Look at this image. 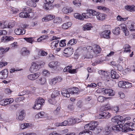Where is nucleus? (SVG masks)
<instances>
[{
    "label": "nucleus",
    "instance_id": "7ed1b4c3",
    "mask_svg": "<svg viewBox=\"0 0 135 135\" xmlns=\"http://www.w3.org/2000/svg\"><path fill=\"white\" fill-rule=\"evenodd\" d=\"M49 67L54 70H60V63L57 61H52L48 64Z\"/></svg>",
    "mask_w": 135,
    "mask_h": 135
},
{
    "label": "nucleus",
    "instance_id": "393cba45",
    "mask_svg": "<svg viewBox=\"0 0 135 135\" xmlns=\"http://www.w3.org/2000/svg\"><path fill=\"white\" fill-rule=\"evenodd\" d=\"M30 51L27 48L24 47L22 48L21 50V54L23 56H26L29 54Z\"/></svg>",
    "mask_w": 135,
    "mask_h": 135
},
{
    "label": "nucleus",
    "instance_id": "0eeeda50",
    "mask_svg": "<svg viewBox=\"0 0 135 135\" xmlns=\"http://www.w3.org/2000/svg\"><path fill=\"white\" fill-rule=\"evenodd\" d=\"M39 69L38 64L35 62H33L29 70L31 72L33 73L36 72Z\"/></svg>",
    "mask_w": 135,
    "mask_h": 135
},
{
    "label": "nucleus",
    "instance_id": "c756f323",
    "mask_svg": "<svg viewBox=\"0 0 135 135\" xmlns=\"http://www.w3.org/2000/svg\"><path fill=\"white\" fill-rule=\"evenodd\" d=\"M128 28L130 31H135V23L132 22L128 25Z\"/></svg>",
    "mask_w": 135,
    "mask_h": 135
},
{
    "label": "nucleus",
    "instance_id": "e433bc0d",
    "mask_svg": "<svg viewBox=\"0 0 135 135\" xmlns=\"http://www.w3.org/2000/svg\"><path fill=\"white\" fill-rule=\"evenodd\" d=\"M30 16L27 12H22L20 13L19 14V17H20L23 18H28Z\"/></svg>",
    "mask_w": 135,
    "mask_h": 135
},
{
    "label": "nucleus",
    "instance_id": "c03bdc74",
    "mask_svg": "<svg viewBox=\"0 0 135 135\" xmlns=\"http://www.w3.org/2000/svg\"><path fill=\"white\" fill-rule=\"evenodd\" d=\"M120 32V29L119 27L115 28L113 30V33L115 35H119Z\"/></svg>",
    "mask_w": 135,
    "mask_h": 135
},
{
    "label": "nucleus",
    "instance_id": "72a5a7b5",
    "mask_svg": "<svg viewBox=\"0 0 135 135\" xmlns=\"http://www.w3.org/2000/svg\"><path fill=\"white\" fill-rule=\"evenodd\" d=\"M82 16L83 17V18H92L88 10H87V12L82 13Z\"/></svg>",
    "mask_w": 135,
    "mask_h": 135
},
{
    "label": "nucleus",
    "instance_id": "4d7b16f0",
    "mask_svg": "<svg viewBox=\"0 0 135 135\" xmlns=\"http://www.w3.org/2000/svg\"><path fill=\"white\" fill-rule=\"evenodd\" d=\"M117 18L118 21H125L128 19V18L127 17L123 18L119 15H118Z\"/></svg>",
    "mask_w": 135,
    "mask_h": 135
},
{
    "label": "nucleus",
    "instance_id": "39448f33",
    "mask_svg": "<svg viewBox=\"0 0 135 135\" xmlns=\"http://www.w3.org/2000/svg\"><path fill=\"white\" fill-rule=\"evenodd\" d=\"M60 37H56L55 36H53L52 37L51 39V40H55L53 41L51 44V47L52 49H54L55 48L57 47L59 43V39H60Z\"/></svg>",
    "mask_w": 135,
    "mask_h": 135
},
{
    "label": "nucleus",
    "instance_id": "7c9ffc66",
    "mask_svg": "<svg viewBox=\"0 0 135 135\" xmlns=\"http://www.w3.org/2000/svg\"><path fill=\"white\" fill-rule=\"evenodd\" d=\"M48 54V52L42 49H40L38 52V55L41 56H45Z\"/></svg>",
    "mask_w": 135,
    "mask_h": 135
},
{
    "label": "nucleus",
    "instance_id": "69168bd1",
    "mask_svg": "<svg viewBox=\"0 0 135 135\" xmlns=\"http://www.w3.org/2000/svg\"><path fill=\"white\" fill-rule=\"evenodd\" d=\"M112 130L113 128L112 126H107L105 128V131L106 132L110 133Z\"/></svg>",
    "mask_w": 135,
    "mask_h": 135
},
{
    "label": "nucleus",
    "instance_id": "b1692460",
    "mask_svg": "<svg viewBox=\"0 0 135 135\" xmlns=\"http://www.w3.org/2000/svg\"><path fill=\"white\" fill-rule=\"evenodd\" d=\"M25 30L21 29L20 28H18L15 30V33L17 35H22L25 33Z\"/></svg>",
    "mask_w": 135,
    "mask_h": 135
},
{
    "label": "nucleus",
    "instance_id": "aec40b11",
    "mask_svg": "<svg viewBox=\"0 0 135 135\" xmlns=\"http://www.w3.org/2000/svg\"><path fill=\"white\" fill-rule=\"evenodd\" d=\"M1 39L2 41L4 42H7L13 40V38L11 36H4L2 37Z\"/></svg>",
    "mask_w": 135,
    "mask_h": 135
},
{
    "label": "nucleus",
    "instance_id": "473e14b6",
    "mask_svg": "<svg viewBox=\"0 0 135 135\" xmlns=\"http://www.w3.org/2000/svg\"><path fill=\"white\" fill-rule=\"evenodd\" d=\"M125 9L127 10L131 11H135V7L134 6L127 5L125 6Z\"/></svg>",
    "mask_w": 135,
    "mask_h": 135
},
{
    "label": "nucleus",
    "instance_id": "6e6d98bb",
    "mask_svg": "<svg viewBox=\"0 0 135 135\" xmlns=\"http://www.w3.org/2000/svg\"><path fill=\"white\" fill-rule=\"evenodd\" d=\"M50 75V72L47 70H44L43 71V75L45 76H48Z\"/></svg>",
    "mask_w": 135,
    "mask_h": 135
},
{
    "label": "nucleus",
    "instance_id": "e2e57ef3",
    "mask_svg": "<svg viewBox=\"0 0 135 135\" xmlns=\"http://www.w3.org/2000/svg\"><path fill=\"white\" fill-rule=\"evenodd\" d=\"M25 99V98L24 97H19L18 98H16L15 99V101L17 103H18L21 101L24 100Z\"/></svg>",
    "mask_w": 135,
    "mask_h": 135
},
{
    "label": "nucleus",
    "instance_id": "37998d69",
    "mask_svg": "<svg viewBox=\"0 0 135 135\" xmlns=\"http://www.w3.org/2000/svg\"><path fill=\"white\" fill-rule=\"evenodd\" d=\"M79 135H92V133L91 131H84L80 133Z\"/></svg>",
    "mask_w": 135,
    "mask_h": 135
},
{
    "label": "nucleus",
    "instance_id": "c85d7f7f",
    "mask_svg": "<svg viewBox=\"0 0 135 135\" xmlns=\"http://www.w3.org/2000/svg\"><path fill=\"white\" fill-rule=\"evenodd\" d=\"M111 77L113 79H117L119 77V75L117 73L113 70H112L111 71Z\"/></svg>",
    "mask_w": 135,
    "mask_h": 135
},
{
    "label": "nucleus",
    "instance_id": "603ef678",
    "mask_svg": "<svg viewBox=\"0 0 135 135\" xmlns=\"http://www.w3.org/2000/svg\"><path fill=\"white\" fill-rule=\"evenodd\" d=\"M74 16L75 18L79 19L84 20L83 17L80 14L78 13H75L74 15Z\"/></svg>",
    "mask_w": 135,
    "mask_h": 135
},
{
    "label": "nucleus",
    "instance_id": "2eb2a0df",
    "mask_svg": "<svg viewBox=\"0 0 135 135\" xmlns=\"http://www.w3.org/2000/svg\"><path fill=\"white\" fill-rule=\"evenodd\" d=\"M25 115L24 111L23 110H22L17 114L16 118L18 120H22L24 118Z\"/></svg>",
    "mask_w": 135,
    "mask_h": 135
},
{
    "label": "nucleus",
    "instance_id": "9b49d317",
    "mask_svg": "<svg viewBox=\"0 0 135 135\" xmlns=\"http://www.w3.org/2000/svg\"><path fill=\"white\" fill-rule=\"evenodd\" d=\"M40 75V73H37L29 74L27 76V77L29 80H33L38 78Z\"/></svg>",
    "mask_w": 135,
    "mask_h": 135
},
{
    "label": "nucleus",
    "instance_id": "ddd939ff",
    "mask_svg": "<svg viewBox=\"0 0 135 135\" xmlns=\"http://www.w3.org/2000/svg\"><path fill=\"white\" fill-rule=\"evenodd\" d=\"M122 117L120 115H117L112 118V121L113 122L117 123L118 124H122L121 118Z\"/></svg>",
    "mask_w": 135,
    "mask_h": 135
},
{
    "label": "nucleus",
    "instance_id": "0e129e2a",
    "mask_svg": "<svg viewBox=\"0 0 135 135\" xmlns=\"http://www.w3.org/2000/svg\"><path fill=\"white\" fill-rule=\"evenodd\" d=\"M105 98L102 96H99L98 98V102H102L105 100Z\"/></svg>",
    "mask_w": 135,
    "mask_h": 135
},
{
    "label": "nucleus",
    "instance_id": "ea45409f",
    "mask_svg": "<svg viewBox=\"0 0 135 135\" xmlns=\"http://www.w3.org/2000/svg\"><path fill=\"white\" fill-rule=\"evenodd\" d=\"M31 126L30 124L28 123H25L21 124L20 128L22 129H24L30 127Z\"/></svg>",
    "mask_w": 135,
    "mask_h": 135
},
{
    "label": "nucleus",
    "instance_id": "864d4df0",
    "mask_svg": "<svg viewBox=\"0 0 135 135\" xmlns=\"http://www.w3.org/2000/svg\"><path fill=\"white\" fill-rule=\"evenodd\" d=\"M8 21H4L1 23V28H8Z\"/></svg>",
    "mask_w": 135,
    "mask_h": 135
},
{
    "label": "nucleus",
    "instance_id": "052dcab7",
    "mask_svg": "<svg viewBox=\"0 0 135 135\" xmlns=\"http://www.w3.org/2000/svg\"><path fill=\"white\" fill-rule=\"evenodd\" d=\"M66 40H61L60 42V46L61 47H64L66 45V43L65 42Z\"/></svg>",
    "mask_w": 135,
    "mask_h": 135
},
{
    "label": "nucleus",
    "instance_id": "c9c22d12",
    "mask_svg": "<svg viewBox=\"0 0 135 135\" xmlns=\"http://www.w3.org/2000/svg\"><path fill=\"white\" fill-rule=\"evenodd\" d=\"M9 47H7L6 48H3L2 47H0V55H2L6 52L9 51Z\"/></svg>",
    "mask_w": 135,
    "mask_h": 135
},
{
    "label": "nucleus",
    "instance_id": "bf43d9fd",
    "mask_svg": "<svg viewBox=\"0 0 135 135\" xmlns=\"http://www.w3.org/2000/svg\"><path fill=\"white\" fill-rule=\"evenodd\" d=\"M69 123L71 125H73L76 123V121L75 119L70 118L69 119Z\"/></svg>",
    "mask_w": 135,
    "mask_h": 135
},
{
    "label": "nucleus",
    "instance_id": "2f4dec72",
    "mask_svg": "<svg viewBox=\"0 0 135 135\" xmlns=\"http://www.w3.org/2000/svg\"><path fill=\"white\" fill-rule=\"evenodd\" d=\"M52 5L48 3H46L45 1L43 5V8L47 10L51 9Z\"/></svg>",
    "mask_w": 135,
    "mask_h": 135
},
{
    "label": "nucleus",
    "instance_id": "13d9d810",
    "mask_svg": "<svg viewBox=\"0 0 135 135\" xmlns=\"http://www.w3.org/2000/svg\"><path fill=\"white\" fill-rule=\"evenodd\" d=\"M126 84V81H120L118 84V85L119 87H122L123 88H125V86Z\"/></svg>",
    "mask_w": 135,
    "mask_h": 135
},
{
    "label": "nucleus",
    "instance_id": "680f3d73",
    "mask_svg": "<svg viewBox=\"0 0 135 135\" xmlns=\"http://www.w3.org/2000/svg\"><path fill=\"white\" fill-rule=\"evenodd\" d=\"M24 39L26 40L27 42L31 43H32V42L34 40L32 37H26L24 38Z\"/></svg>",
    "mask_w": 135,
    "mask_h": 135
},
{
    "label": "nucleus",
    "instance_id": "f3484780",
    "mask_svg": "<svg viewBox=\"0 0 135 135\" xmlns=\"http://www.w3.org/2000/svg\"><path fill=\"white\" fill-rule=\"evenodd\" d=\"M36 82L38 84L42 85L46 84V80L44 77H40L38 79L36 80Z\"/></svg>",
    "mask_w": 135,
    "mask_h": 135
},
{
    "label": "nucleus",
    "instance_id": "774afa93",
    "mask_svg": "<svg viewBox=\"0 0 135 135\" xmlns=\"http://www.w3.org/2000/svg\"><path fill=\"white\" fill-rule=\"evenodd\" d=\"M11 10L13 13H17L18 10V9L15 8L14 7H11Z\"/></svg>",
    "mask_w": 135,
    "mask_h": 135
},
{
    "label": "nucleus",
    "instance_id": "412c9836",
    "mask_svg": "<svg viewBox=\"0 0 135 135\" xmlns=\"http://www.w3.org/2000/svg\"><path fill=\"white\" fill-rule=\"evenodd\" d=\"M93 27L92 25L90 23H87L83 26V29L84 31L90 30Z\"/></svg>",
    "mask_w": 135,
    "mask_h": 135
},
{
    "label": "nucleus",
    "instance_id": "bb28decb",
    "mask_svg": "<svg viewBox=\"0 0 135 135\" xmlns=\"http://www.w3.org/2000/svg\"><path fill=\"white\" fill-rule=\"evenodd\" d=\"M26 4L29 6L34 7L36 6V3L33 0H28L26 2Z\"/></svg>",
    "mask_w": 135,
    "mask_h": 135
},
{
    "label": "nucleus",
    "instance_id": "09e8293b",
    "mask_svg": "<svg viewBox=\"0 0 135 135\" xmlns=\"http://www.w3.org/2000/svg\"><path fill=\"white\" fill-rule=\"evenodd\" d=\"M8 28H11L14 27L16 24L15 22L13 21L9 22L8 21Z\"/></svg>",
    "mask_w": 135,
    "mask_h": 135
},
{
    "label": "nucleus",
    "instance_id": "9d476101",
    "mask_svg": "<svg viewBox=\"0 0 135 135\" xmlns=\"http://www.w3.org/2000/svg\"><path fill=\"white\" fill-rule=\"evenodd\" d=\"M111 32L109 30H105L103 31L101 34V36L103 38L109 39L110 38Z\"/></svg>",
    "mask_w": 135,
    "mask_h": 135
},
{
    "label": "nucleus",
    "instance_id": "dca6fc26",
    "mask_svg": "<svg viewBox=\"0 0 135 135\" xmlns=\"http://www.w3.org/2000/svg\"><path fill=\"white\" fill-rule=\"evenodd\" d=\"M55 17V16L52 15L50 14L46 15L45 17L42 19V21L43 22L48 21L53 19Z\"/></svg>",
    "mask_w": 135,
    "mask_h": 135
},
{
    "label": "nucleus",
    "instance_id": "3c124183",
    "mask_svg": "<svg viewBox=\"0 0 135 135\" xmlns=\"http://www.w3.org/2000/svg\"><path fill=\"white\" fill-rule=\"evenodd\" d=\"M89 10L91 18H92L93 16L97 15L98 12L95 11L91 9H89Z\"/></svg>",
    "mask_w": 135,
    "mask_h": 135
},
{
    "label": "nucleus",
    "instance_id": "f8f14e48",
    "mask_svg": "<svg viewBox=\"0 0 135 135\" xmlns=\"http://www.w3.org/2000/svg\"><path fill=\"white\" fill-rule=\"evenodd\" d=\"M8 76V71L7 69H5L0 72V78L5 79Z\"/></svg>",
    "mask_w": 135,
    "mask_h": 135
},
{
    "label": "nucleus",
    "instance_id": "a18cd8bd",
    "mask_svg": "<svg viewBox=\"0 0 135 135\" xmlns=\"http://www.w3.org/2000/svg\"><path fill=\"white\" fill-rule=\"evenodd\" d=\"M62 21V19L61 18L57 17L54 19V23L55 24L57 25L61 23Z\"/></svg>",
    "mask_w": 135,
    "mask_h": 135
},
{
    "label": "nucleus",
    "instance_id": "de8ad7c7",
    "mask_svg": "<svg viewBox=\"0 0 135 135\" xmlns=\"http://www.w3.org/2000/svg\"><path fill=\"white\" fill-rule=\"evenodd\" d=\"M77 42V40L76 39L73 38L71 39L68 42V44L71 45H73L76 44Z\"/></svg>",
    "mask_w": 135,
    "mask_h": 135
},
{
    "label": "nucleus",
    "instance_id": "a211bd4d",
    "mask_svg": "<svg viewBox=\"0 0 135 135\" xmlns=\"http://www.w3.org/2000/svg\"><path fill=\"white\" fill-rule=\"evenodd\" d=\"M93 54L92 52H88L86 53H84L82 56V58L83 59L91 58L93 57Z\"/></svg>",
    "mask_w": 135,
    "mask_h": 135
},
{
    "label": "nucleus",
    "instance_id": "1a4fd4ad",
    "mask_svg": "<svg viewBox=\"0 0 135 135\" xmlns=\"http://www.w3.org/2000/svg\"><path fill=\"white\" fill-rule=\"evenodd\" d=\"M62 78L60 76L56 77L51 79L49 82V84L52 85H55L57 82H59L62 80Z\"/></svg>",
    "mask_w": 135,
    "mask_h": 135
},
{
    "label": "nucleus",
    "instance_id": "5fc2aeb1",
    "mask_svg": "<svg viewBox=\"0 0 135 135\" xmlns=\"http://www.w3.org/2000/svg\"><path fill=\"white\" fill-rule=\"evenodd\" d=\"M98 73L100 75H102L104 76L107 77L108 76V74L107 72L104 71L100 70L98 71Z\"/></svg>",
    "mask_w": 135,
    "mask_h": 135
},
{
    "label": "nucleus",
    "instance_id": "cd10ccee",
    "mask_svg": "<svg viewBox=\"0 0 135 135\" xmlns=\"http://www.w3.org/2000/svg\"><path fill=\"white\" fill-rule=\"evenodd\" d=\"M72 25V23L70 22H68L65 23L62 25V28L64 30L67 29Z\"/></svg>",
    "mask_w": 135,
    "mask_h": 135
},
{
    "label": "nucleus",
    "instance_id": "423d86ee",
    "mask_svg": "<svg viewBox=\"0 0 135 135\" xmlns=\"http://www.w3.org/2000/svg\"><path fill=\"white\" fill-rule=\"evenodd\" d=\"M111 116L110 113L108 112L102 113L99 114L98 118L99 119L104 118L108 119Z\"/></svg>",
    "mask_w": 135,
    "mask_h": 135
},
{
    "label": "nucleus",
    "instance_id": "6e6552de",
    "mask_svg": "<svg viewBox=\"0 0 135 135\" xmlns=\"http://www.w3.org/2000/svg\"><path fill=\"white\" fill-rule=\"evenodd\" d=\"M73 52V49L72 48H66L64 50V55L67 57H69L71 55Z\"/></svg>",
    "mask_w": 135,
    "mask_h": 135
},
{
    "label": "nucleus",
    "instance_id": "20e7f679",
    "mask_svg": "<svg viewBox=\"0 0 135 135\" xmlns=\"http://www.w3.org/2000/svg\"><path fill=\"white\" fill-rule=\"evenodd\" d=\"M45 100L41 98L36 99L33 108L34 109L38 110L40 109L42 105L44 104Z\"/></svg>",
    "mask_w": 135,
    "mask_h": 135
},
{
    "label": "nucleus",
    "instance_id": "6ab92c4d",
    "mask_svg": "<svg viewBox=\"0 0 135 135\" xmlns=\"http://www.w3.org/2000/svg\"><path fill=\"white\" fill-rule=\"evenodd\" d=\"M107 17V15L103 13L98 12L97 15V18L98 20L100 21H103Z\"/></svg>",
    "mask_w": 135,
    "mask_h": 135
},
{
    "label": "nucleus",
    "instance_id": "f03ea898",
    "mask_svg": "<svg viewBox=\"0 0 135 135\" xmlns=\"http://www.w3.org/2000/svg\"><path fill=\"white\" fill-rule=\"evenodd\" d=\"M79 90L77 88H69L68 89H65L62 91L61 93L62 95L66 97H69L70 96V92L73 94L78 93Z\"/></svg>",
    "mask_w": 135,
    "mask_h": 135
},
{
    "label": "nucleus",
    "instance_id": "f257e3e1",
    "mask_svg": "<svg viewBox=\"0 0 135 135\" xmlns=\"http://www.w3.org/2000/svg\"><path fill=\"white\" fill-rule=\"evenodd\" d=\"M98 122H91L90 123L86 124L84 126L85 129L86 130H95L97 133H98L102 130L103 128L102 127H98Z\"/></svg>",
    "mask_w": 135,
    "mask_h": 135
},
{
    "label": "nucleus",
    "instance_id": "58836bf2",
    "mask_svg": "<svg viewBox=\"0 0 135 135\" xmlns=\"http://www.w3.org/2000/svg\"><path fill=\"white\" fill-rule=\"evenodd\" d=\"M56 97V96L54 94H53V93H52L51 96V97L52 99H50L49 100V102L51 104H55L56 101L54 98Z\"/></svg>",
    "mask_w": 135,
    "mask_h": 135
},
{
    "label": "nucleus",
    "instance_id": "a19ab883",
    "mask_svg": "<svg viewBox=\"0 0 135 135\" xmlns=\"http://www.w3.org/2000/svg\"><path fill=\"white\" fill-rule=\"evenodd\" d=\"M131 118L130 117H126L121 120L122 124H123L127 122H130Z\"/></svg>",
    "mask_w": 135,
    "mask_h": 135
},
{
    "label": "nucleus",
    "instance_id": "4c0bfd02",
    "mask_svg": "<svg viewBox=\"0 0 135 135\" xmlns=\"http://www.w3.org/2000/svg\"><path fill=\"white\" fill-rule=\"evenodd\" d=\"M93 48L91 46H87L84 47L83 48V50L86 53L88 52H92Z\"/></svg>",
    "mask_w": 135,
    "mask_h": 135
},
{
    "label": "nucleus",
    "instance_id": "338daca9",
    "mask_svg": "<svg viewBox=\"0 0 135 135\" xmlns=\"http://www.w3.org/2000/svg\"><path fill=\"white\" fill-rule=\"evenodd\" d=\"M97 8L99 9L102 10L103 11H108V8L104 7L102 6H98Z\"/></svg>",
    "mask_w": 135,
    "mask_h": 135
},
{
    "label": "nucleus",
    "instance_id": "5701e85b",
    "mask_svg": "<svg viewBox=\"0 0 135 135\" xmlns=\"http://www.w3.org/2000/svg\"><path fill=\"white\" fill-rule=\"evenodd\" d=\"M104 93L109 96H113L114 95V91L111 89H106L104 90Z\"/></svg>",
    "mask_w": 135,
    "mask_h": 135
},
{
    "label": "nucleus",
    "instance_id": "79ce46f5",
    "mask_svg": "<svg viewBox=\"0 0 135 135\" xmlns=\"http://www.w3.org/2000/svg\"><path fill=\"white\" fill-rule=\"evenodd\" d=\"M133 123V122H129L124 124V126L127 127H129V130L131 131V128H132Z\"/></svg>",
    "mask_w": 135,
    "mask_h": 135
},
{
    "label": "nucleus",
    "instance_id": "4be33fe9",
    "mask_svg": "<svg viewBox=\"0 0 135 135\" xmlns=\"http://www.w3.org/2000/svg\"><path fill=\"white\" fill-rule=\"evenodd\" d=\"M120 27L124 33L125 35L126 36L128 34V32L126 25L124 24H122L120 25Z\"/></svg>",
    "mask_w": 135,
    "mask_h": 135
},
{
    "label": "nucleus",
    "instance_id": "49530a36",
    "mask_svg": "<svg viewBox=\"0 0 135 135\" xmlns=\"http://www.w3.org/2000/svg\"><path fill=\"white\" fill-rule=\"evenodd\" d=\"M122 124H118L115 125L112 127L113 130L118 131L119 130L120 128H122L123 126Z\"/></svg>",
    "mask_w": 135,
    "mask_h": 135
},
{
    "label": "nucleus",
    "instance_id": "a878e982",
    "mask_svg": "<svg viewBox=\"0 0 135 135\" xmlns=\"http://www.w3.org/2000/svg\"><path fill=\"white\" fill-rule=\"evenodd\" d=\"M62 11L64 13L67 14L72 12L73 9L71 7H65L62 9Z\"/></svg>",
    "mask_w": 135,
    "mask_h": 135
},
{
    "label": "nucleus",
    "instance_id": "4468645a",
    "mask_svg": "<svg viewBox=\"0 0 135 135\" xmlns=\"http://www.w3.org/2000/svg\"><path fill=\"white\" fill-rule=\"evenodd\" d=\"M92 52L93 54L94 53L96 54L99 53L101 51V49L100 47L98 45H94L93 47Z\"/></svg>",
    "mask_w": 135,
    "mask_h": 135
},
{
    "label": "nucleus",
    "instance_id": "8fccbe9b",
    "mask_svg": "<svg viewBox=\"0 0 135 135\" xmlns=\"http://www.w3.org/2000/svg\"><path fill=\"white\" fill-rule=\"evenodd\" d=\"M45 113L43 112H41L35 115L36 118H42L44 116Z\"/></svg>",
    "mask_w": 135,
    "mask_h": 135
},
{
    "label": "nucleus",
    "instance_id": "f704fd0d",
    "mask_svg": "<svg viewBox=\"0 0 135 135\" xmlns=\"http://www.w3.org/2000/svg\"><path fill=\"white\" fill-rule=\"evenodd\" d=\"M131 46L128 44L125 45L124 46V52H131V50H130Z\"/></svg>",
    "mask_w": 135,
    "mask_h": 135
}]
</instances>
